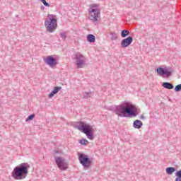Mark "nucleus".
Masks as SVG:
<instances>
[{
    "label": "nucleus",
    "mask_w": 181,
    "mask_h": 181,
    "mask_svg": "<svg viewBox=\"0 0 181 181\" xmlns=\"http://www.w3.org/2000/svg\"><path fill=\"white\" fill-rule=\"evenodd\" d=\"M115 112L118 117L122 118H128L129 117H136L138 110L134 108L132 104L124 102V104L115 107Z\"/></svg>",
    "instance_id": "nucleus-1"
},
{
    "label": "nucleus",
    "mask_w": 181,
    "mask_h": 181,
    "mask_svg": "<svg viewBox=\"0 0 181 181\" xmlns=\"http://www.w3.org/2000/svg\"><path fill=\"white\" fill-rule=\"evenodd\" d=\"M29 168H30V165L28 163L20 164L13 170L11 177L15 180H23V179H26V176L29 173Z\"/></svg>",
    "instance_id": "nucleus-2"
},
{
    "label": "nucleus",
    "mask_w": 181,
    "mask_h": 181,
    "mask_svg": "<svg viewBox=\"0 0 181 181\" xmlns=\"http://www.w3.org/2000/svg\"><path fill=\"white\" fill-rule=\"evenodd\" d=\"M74 128L81 132H83V134H85L88 139H90V141L94 139V130L93 129V126L88 124L85 122H77L74 125Z\"/></svg>",
    "instance_id": "nucleus-3"
},
{
    "label": "nucleus",
    "mask_w": 181,
    "mask_h": 181,
    "mask_svg": "<svg viewBox=\"0 0 181 181\" xmlns=\"http://www.w3.org/2000/svg\"><path fill=\"white\" fill-rule=\"evenodd\" d=\"M100 9H98V4L92 5V8L89 11V17L88 18L94 25H98L100 22Z\"/></svg>",
    "instance_id": "nucleus-4"
},
{
    "label": "nucleus",
    "mask_w": 181,
    "mask_h": 181,
    "mask_svg": "<svg viewBox=\"0 0 181 181\" xmlns=\"http://www.w3.org/2000/svg\"><path fill=\"white\" fill-rule=\"evenodd\" d=\"M47 18L49 20L45 21L46 30L49 33H53L57 29V20L53 18V15H48Z\"/></svg>",
    "instance_id": "nucleus-5"
},
{
    "label": "nucleus",
    "mask_w": 181,
    "mask_h": 181,
    "mask_svg": "<svg viewBox=\"0 0 181 181\" xmlns=\"http://www.w3.org/2000/svg\"><path fill=\"white\" fill-rule=\"evenodd\" d=\"M78 160L85 170H87L89 168H91V160L89 159L87 155H84L81 153H78Z\"/></svg>",
    "instance_id": "nucleus-6"
},
{
    "label": "nucleus",
    "mask_w": 181,
    "mask_h": 181,
    "mask_svg": "<svg viewBox=\"0 0 181 181\" xmlns=\"http://www.w3.org/2000/svg\"><path fill=\"white\" fill-rule=\"evenodd\" d=\"M157 74L160 76V77H163V76H165V77H170L172 74H173V69L168 67L167 69H164L162 67H159L157 69Z\"/></svg>",
    "instance_id": "nucleus-7"
},
{
    "label": "nucleus",
    "mask_w": 181,
    "mask_h": 181,
    "mask_svg": "<svg viewBox=\"0 0 181 181\" xmlns=\"http://www.w3.org/2000/svg\"><path fill=\"white\" fill-rule=\"evenodd\" d=\"M74 56L76 59V64L78 69L83 68V65L86 64V57H84L80 52H76Z\"/></svg>",
    "instance_id": "nucleus-8"
},
{
    "label": "nucleus",
    "mask_w": 181,
    "mask_h": 181,
    "mask_svg": "<svg viewBox=\"0 0 181 181\" xmlns=\"http://www.w3.org/2000/svg\"><path fill=\"white\" fill-rule=\"evenodd\" d=\"M55 163H57L60 170H66V169L69 168V164L66 162V160L62 157H55Z\"/></svg>",
    "instance_id": "nucleus-9"
},
{
    "label": "nucleus",
    "mask_w": 181,
    "mask_h": 181,
    "mask_svg": "<svg viewBox=\"0 0 181 181\" xmlns=\"http://www.w3.org/2000/svg\"><path fill=\"white\" fill-rule=\"evenodd\" d=\"M44 62L46 64L49 66V67H54V66L57 65V60L52 56L47 57V58L44 59Z\"/></svg>",
    "instance_id": "nucleus-10"
},
{
    "label": "nucleus",
    "mask_w": 181,
    "mask_h": 181,
    "mask_svg": "<svg viewBox=\"0 0 181 181\" xmlns=\"http://www.w3.org/2000/svg\"><path fill=\"white\" fill-rule=\"evenodd\" d=\"M134 39L132 37H128L127 38H124L121 42V47L125 49V47H128L132 43Z\"/></svg>",
    "instance_id": "nucleus-11"
},
{
    "label": "nucleus",
    "mask_w": 181,
    "mask_h": 181,
    "mask_svg": "<svg viewBox=\"0 0 181 181\" xmlns=\"http://www.w3.org/2000/svg\"><path fill=\"white\" fill-rule=\"evenodd\" d=\"M60 90H62L61 86H55L53 90H52V92L49 94V98H53V97L56 95V94H57Z\"/></svg>",
    "instance_id": "nucleus-12"
},
{
    "label": "nucleus",
    "mask_w": 181,
    "mask_h": 181,
    "mask_svg": "<svg viewBox=\"0 0 181 181\" xmlns=\"http://www.w3.org/2000/svg\"><path fill=\"white\" fill-rule=\"evenodd\" d=\"M144 125V123H142V122L141 120H135L133 122V127L136 129H141V128H142V126Z\"/></svg>",
    "instance_id": "nucleus-13"
},
{
    "label": "nucleus",
    "mask_w": 181,
    "mask_h": 181,
    "mask_svg": "<svg viewBox=\"0 0 181 181\" xmlns=\"http://www.w3.org/2000/svg\"><path fill=\"white\" fill-rule=\"evenodd\" d=\"M162 86L164 87V88H166L167 90H173V84L169 82H164L162 83Z\"/></svg>",
    "instance_id": "nucleus-14"
},
{
    "label": "nucleus",
    "mask_w": 181,
    "mask_h": 181,
    "mask_svg": "<svg viewBox=\"0 0 181 181\" xmlns=\"http://www.w3.org/2000/svg\"><path fill=\"white\" fill-rule=\"evenodd\" d=\"M87 40L90 43H94V42H95V36L93 34H89L87 35Z\"/></svg>",
    "instance_id": "nucleus-15"
},
{
    "label": "nucleus",
    "mask_w": 181,
    "mask_h": 181,
    "mask_svg": "<svg viewBox=\"0 0 181 181\" xmlns=\"http://www.w3.org/2000/svg\"><path fill=\"white\" fill-rule=\"evenodd\" d=\"M165 170L168 175H172L173 173H174V172H176V168L173 167H168L165 169Z\"/></svg>",
    "instance_id": "nucleus-16"
},
{
    "label": "nucleus",
    "mask_w": 181,
    "mask_h": 181,
    "mask_svg": "<svg viewBox=\"0 0 181 181\" xmlns=\"http://www.w3.org/2000/svg\"><path fill=\"white\" fill-rule=\"evenodd\" d=\"M94 94L92 92H85L83 93V98H91Z\"/></svg>",
    "instance_id": "nucleus-17"
},
{
    "label": "nucleus",
    "mask_w": 181,
    "mask_h": 181,
    "mask_svg": "<svg viewBox=\"0 0 181 181\" xmlns=\"http://www.w3.org/2000/svg\"><path fill=\"white\" fill-rule=\"evenodd\" d=\"M175 176L177 177L175 178V181H181V170H180L175 173Z\"/></svg>",
    "instance_id": "nucleus-18"
},
{
    "label": "nucleus",
    "mask_w": 181,
    "mask_h": 181,
    "mask_svg": "<svg viewBox=\"0 0 181 181\" xmlns=\"http://www.w3.org/2000/svg\"><path fill=\"white\" fill-rule=\"evenodd\" d=\"M129 31L127 30H123L121 32L122 37H127V36H129Z\"/></svg>",
    "instance_id": "nucleus-19"
},
{
    "label": "nucleus",
    "mask_w": 181,
    "mask_h": 181,
    "mask_svg": "<svg viewBox=\"0 0 181 181\" xmlns=\"http://www.w3.org/2000/svg\"><path fill=\"white\" fill-rule=\"evenodd\" d=\"M111 35V40H117L118 39V37L117 36V33H112Z\"/></svg>",
    "instance_id": "nucleus-20"
},
{
    "label": "nucleus",
    "mask_w": 181,
    "mask_h": 181,
    "mask_svg": "<svg viewBox=\"0 0 181 181\" xmlns=\"http://www.w3.org/2000/svg\"><path fill=\"white\" fill-rule=\"evenodd\" d=\"M33 118H35V114H32L30 115H29L28 117V118L25 119L26 122H28V121H32V119H33Z\"/></svg>",
    "instance_id": "nucleus-21"
},
{
    "label": "nucleus",
    "mask_w": 181,
    "mask_h": 181,
    "mask_svg": "<svg viewBox=\"0 0 181 181\" xmlns=\"http://www.w3.org/2000/svg\"><path fill=\"white\" fill-rule=\"evenodd\" d=\"M79 144H81V145H87V144H88V141L83 139L79 141Z\"/></svg>",
    "instance_id": "nucleus-22"
},
{
    "label": "nucleus",
    "mask_w": 181,
    "mask_h": 181,
    "mask_svg": "<svg viewBox=\"0 0 181 181\" xmlns=\"http://www.w3.org/2000/svg\"><path fill=\"white\" fill-rule=\"evenodd\" d=\"M175 91H181V83L175 86Z\"/></svg>",
    "instance_id": "nucleus-23"
},
{
    "label": "nucleus",
    "mask_w": 181,
    "mask_h": 181,
    "mask_svg": "<svg viewBox=\"0 0 181 181\" xmlns=\"http://www.w3.org/2000/svg\"><path fill=\"white\" fill-rule=\"evenodd\" d=\"M60 36L62 39H66V37H67V35L66 34V33H61Z\"/></svg>",
    "instance_id": "nucleus-24"
},
{
    "label": "nucleus",
    "mask_w": 181,
    "mask_h": 181,
    "mask_svg": "<svg viewBox=\"0 0 181 181\" xmlns=\"http://www.w3.org/2000/svg\"><path fill=\"white\" fill-rule=\"evenodd\" d=\"M42 4L45 6H47L48 8L50 7V4H49V3H47L46 1L42 2Z\"/></svg>",
    "instance_id": "nucleus-25"
},
{
    "label": "nucleus",
    "mask_w": 181,
    "mask_h": 181,
    "mask_svg": "<svg viewBox=\"0 0 181 181\" xmlns=\"http://www.w3.org/2000/svg\"><path fill=\"white\" fill-rule=\"evenodd\" d=\"M140 119H145V116L141 115V116H140Z\"/></svg>",
    "instance_id": "nucleus-26"
},
{
    "label": "nucleus",
    "mask_w": 181,
    "mask_h": 181,
    "mask_svg": "<svg viewBox=\"0 0 181 181\" xmlns=\"http://www.w3.org/2000/svg\"><path fill=\"white\" fill-rule=\"evenodd\" d=\"M41 9H42V11H44V9H45V6H41Z\"/></svg>",
    "instance_id": "nucleus-27"
},
{
    "label": "nucleus",
    "mask_w": 181,
    "mask_h": 181,
    "mask_svg": "<svg viewBox=\"0 0 181 181\" xmlns=\"http://www.w3.org/2000/svg\"><path fill=\"white\" fill-rule=\"evenodd\" d=\"M40 1H41V2L43 3V2L45 1L46 0H40Z\"/></svg>",
    "instance_id": "nucleus-28"
}]
</instances>
